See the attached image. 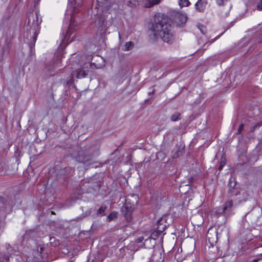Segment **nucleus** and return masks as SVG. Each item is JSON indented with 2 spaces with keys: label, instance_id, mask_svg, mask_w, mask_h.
<instances>
[{
  "label": "nucleus",
  "instance_id": "nucleus-35",
  "mask_svg": "<svg viewBox=\"0 0 262 262\" xmlns=\"http://www.w3.org/2000/svg\"><path fill=\"white\" fill-rule=\"evenodd\" d=\"M71 6H72V0H71Z\"/></svg>",
  "mask_w": 262,
  "mask_h": 262
},
{
  "label": "nucleus",
  "instance_id": "nucleus-27",
  "mask_svg": "<svg viewBox=\"0 0 262 262\" xmlns=\"http://www.w3.org/2000/svg\"><path fill=\"white\" fill-rule=\"evenodd\" d=\"M244 125L242 123L239 125L238 128V130H237L238 134H240L242 132V130L244 128Z\"/></svg>",
  "mask_w": 262,
  "mask_h": 262
},
{
  "label": "nucleus",
  "instance_id": "nucleus-7",
  "mask_svg": "<svg viewBox=\"0 0 262 262\" xmlns=\"http://www.w3.org/2000/svg\"><path fill=\"white\" fill-rule=\"evenodd\" d=\"M93 66H95V64L92 63L84 64L82 67V69H79L76 71V77L78 79L85 77L88 75V70L85 69H87L89 67L93 68Z\"/></svg>",
  "mask_w": 262,
  "mask_h": 262
},
{
  "label": "nucleus",
  "instance_id": "nucleus-33",
  "mask_svg": "<svg viewBox=\"0 0 262 262\" xmlns=\"http://www.w3.org/2000/svg\"><path fill=\"white\" fill-rule=\"evenodd\" d=\"M27 38L29 39L28 33H27Z\"/></svg>",
  "mask_w": 262,
  "mask_h": 262
},
{
  "label": "nucleus",
  "instance_id": "nucleus-18",
  "mask_svg": "<svg viewBox=\"0 0 262 262\" xmlns=\"http://www.w3.org/2000/svg\"><path fill=\"white\" fill-rule=\"evenodd\" d=\"M198 28L203 34H205L207 31V29L205 26H204L203 25L199 24L198 25Z\"/></svg>",
  "mask_w": 262,
  "mask_h": 262
},
{
  "label": "nucleus",
  "instance_id": "nucleus-32",
  "mask_svg": "<svg viewBox=\"0 0 262 262\" xmlns=\"http://www.w3.org/2000/svg\"><path fill=\"white\" fill-rule=\"evenodd\" d=\"M213 235H214L215 237H216L217 236V233H216V232H213Z\"/></svg>",
  "mask_w": 262,
  "mask_h": 262
},
{
  "label": "nucleus",
  "instance_id": "nucleus-16",
  "mask_svg": "<svg viewBox=\"0 0 262 262\" xmlns=\"http://www.w3.org/2000/svg\"><path fill=\"white\" fill-rule=\"evenodd\" d=\"M105 209L106 207L105 206H101L97 210V214L101 216L104 215Z\"/></svg>",
  "mask_w": 262,
  "mask_h": 262
},
{
  "label": "nucleus",
  "instance_id": "nucleus-17",
  "mask_svg": "<svg viewBox=\"0 0 262 262\" xmlns=\"http://www.w3.org/2000/svg\"><path fill=\"white\" fill-rule=\"evenodd\" d=\"M189 4V0H180L179 5L181 7L188 6Z\"/></svg>",
  "mask_w": 262,
  "mask_h": 262
},
{
  "label": "nucleus",
  "instance_id": "nucleus-6",
  "mask_svg": "<svg viewBox=\"0 0 262 262\" xmlns=\"http://www.w3.org/2000/svg\"><path fill=\"white\" fill-rule=\"evenodd\" d=\"M233 207V201L232 200L227 201L224 204L219 207L215 213L217 215H221L229 212Z\"/></svg>",
  "mask_w": 262,
  "mask_h": 262
},
{
  "label": "nucleus",
  "instance_id": "nucleus-10",
  "mask_svg": "<svg viewBox=\"0 0 262 262\" xmlns=\"http://www.w3.org/2000/svg\"><path fill=\"white\" fill-rule=\"evenodd\" d=\"M162 220H159L157 221V227L156 228V230L159 232V233H162L166 229V225L163 224L162 223Z\"/></svg>",
  "mask_w": 262,
  "mask_h": 262
},
{
  "label": "nucleus",
  "instance_id": "nucleus-5",
  "mask_svg": "<svg viewBox=\"0 0 262 262\" xmlns=\"http://www.w3.org/2000/svg\"><path fill=\"white\" fill-rule=\"evenodd\" d=\"M232 191L230 190V196H235L234 201L238 203L245 202L249 199L248 194L243 189H233Z\"/></svg>",
  "mask_w": 262,
  "mask_h": 262
},
{
  "label": "nucleus",
  "instance_id": "nucleus-19",
  "mask_svg": "<svg viewBox=\"0 0 262 262\" xmlns=\"http://www.w3.org/2000/svg\"><path fill=\"white\" fill-rule=\"evenodd\" d=\"M226 159L224 157L222 156L221 159L220 164L219 168V169L220 170H221L223 167L226 164Z\"/></svg>",
  "mask_w": 262,
  "mask_h": 262
},
{
  "label": "nucleus",
  "instance_id": "nucleus-28",
  "mask_svg": "<svg viewBox=\"0 0 262 262\" xmlns=\"http://www.w3.org/2000/svg\"><path fill=\"white\" fill-rule=\"evenodd\" d=\"M228 0H216V3L219 5H223L225 2H226Z\"/></svg>",
  "mask_w": 262,
  "mask_h": 262
},
{
  "label": "nucleus",
  "instance_id": "nucleus-21",
  "mask_svg": "<svg viewBox=\"0 0 262 262\" xmlns=\"http://www.w3.org/2000/svg\"><path fill=\"white\" fill-rule=\"evenodd\" d=\"M159 3V0H152V2L150 1L148 2V3L146 4V7H150L156 4H157Z\"/></svg>",
  "mask_w": 262,
  "mask_h": 262
},
{
  "label": "nucleus",
  "instance_id": "nucleus-3",
  "mask_svg": "<svg viewBox=\"0 0 262 262\" xmlns=\"http://www.w3.org/2000/svg\"><path fill=\"white\" fill-rule=\"evenodd\" d=\"M138 201L139 198L136 194H129L126 197L125 203L121 209V213L128 222L132 220V212Z\"/></svg>",
  "mask_w": 262,
  "mask_h": 262
},
{
  "label": "nucleus",
  "instance_id": "nucleus-4",
  "mask_svg": "<svg viewBox=\"0 0 262 262\" xmlns=\"http://www.w3.org/2000/svg\"><path fill=\"white\" fill-rule=\"evenodd\" d=\"M97 155L94 151L93 148L90 146L83 147L78 152L77 160L81 163L86 164V166H90L92 167H97V163L92 161L94 156Z\"/></svg>",
  "mask_w": 262,
  "mask_h": 262
},
{
  "label": "nucleus",
  "instance_id": "nucleus-29",
  "mask_svg": "<svg viewBox=\"0 0 262 262\" xmlns=\"http://www.w3.org/2000/svg\"><path fill=\"white\" fill-rule=\"evenodd\" d=\"M144 240V237L143 236H141V237H139L137 240H136V242L138 243H141Z\"/></svg>",
  "mask_w": 262,
  "mask_h": 262
},
{
  "label": "nucleus",
  "instance_id": "nucleus-20",
  "mask_svg": "<svg viewBox=\"0 0 262 262\" xmlns=\"http://www.w3.org/2000/svg\"><path fill=\"white\" fill-rule=\"evenodd\" d=\"M117 213L113 212L110 214L109 215L107 216V220L110 222L112 220L117 217Z\"/></svg>",
  "mask_w": 262,
  "mask_h": 262
},
{
  "label": "nucleus",
  "instance_id": "nucleus-14",
  "mask_svg": "<svg viewBox=\"0 0 262 262\" xmlns=\"http://www.w3.org/2000/svg\"><path fill=\"white\" fill-rule=\"evenodd\" d=\"M236 185V183L235 181H232L231 180H230L229 183V184H228V187H229V190H228V192H229V194H230V190H231V191H232V190L233 189H238L237 188H235V186Z\"/></svg>",
  "mask_w": 262,
  "mask_h": 262
},
{
  "label": "nucleus",
  "instance_id": "nucleus-34",
  "mask_svg": "<svg viewBox=\"0 0 262 262\" xmlns=\"http://www.w3.org/2000/svg\"><path fill=\"white\" fill-rule=\"evenodd\" d=\"M52 214H54V212L53 211H52Z\"/></svg>",
  "mask_w": 262,
  "mask_h": 262
},
{
  "label": "nucleus",
  "instance_id": "nucleus-13",
  "mask_svg": "<svg viewBox=\"0 0 262 262\" xmlns=\"http://www.w3.org/2000/svg\"><path fill=\"white\" fill-rule=\"evenodd\" d=\"M105 20V17L104 16L101 15L99 17L96 19L95 21L97 22L99 25L102 26L104 25Z\"/></svg>",
  "mask_w": 262,
  "mask_h": 262
},
{
  "label": "nucleus",
  "instance_id": "nucleus-9",
  "mask_svg": "<svg viewBox=\"0 0 262 262\" xmlns=\"http://www.w3.org/2000/svg\"><path fill=\"white\" fill-rule=\"evenodd\" d=\"M74 16L72 15L71 18L70 23L67 32L66 36H70V35L72 33L73 30L75 27L76 26L77 24L76 22L73 20Z\"/></svg>",
  "mask_w": 262,
  "mask_h": 262
},
{
  "label": "nucleus",
  "instance_id": "nucleus-15",
  "mask_svg": "<svg viewBox=\"0 0 262 262\" xmlns=\"http://www.w3.org/2000/svg\"><path fill=\"white\" fill-rule=\"evenodd\" d=\"M181 114L179 113H175L171 116V120L172 121H176L180 119Z\"/></svg>",
  "mask_w": 262,
  "mask_h": 262
},
{
  "label": "nucleus",
  "instance_id": "nucleus-24",
  "mask_svg": "<svg viewBox=\"0 0 262 262\" xmlns=\"http://www.w3.org/2000/svg\"><path fill=\"white\" fill-rule=\"evenodd\" d=\"M247 6H250L254 4L255 0H244Z\"/></svg>",
  "mask_w": 262,
  "mask_h": 262
},
{
  "label": "nucleus",
  "instance_id": "nucleus-30",
  "mask_svg": "<svg viewBox=\"0 0 262 262\" xmlns=\"http://www.w3.org/2000/svg\"><path fill=\"white\" fill-rule=\"evenodd\" d=\"M78 8H77L76 6H74L73 7V12L75 13H76L78 12Z\"/></svg>",
  "mask_w": 262,
  "mask_h": 262
},
{
  "label": "nucleus",
  "instance_id": "nucleus-1",
  "mask_svg": "<svg viewBox=\"0 0 262 262\" xmlns=\"http://www.w3.org/2000/svg\"><path fill=\"white\" fill-rule=\"evenodd\" d=\"M150 35H153L154 39L160 36L164 41L171 43L173 40L171 26L165 19L156 17L154 24L149 28Z\"/></svg>",
  "mask_w": 262,
  "mask_h": 262
},
{
  "label": "nucleus",
  "instance_id": "nucleus-11",
  "mask_svg": "<svg viewBox=\"0 0 262 262\" xmlns=\"http://www.w3.org/2000/svg\"><path fill=\"white\" fill-rule=\"evenodd\" d=\"M134 47V43L132 41H128L125 43L124 45L123 50L124 51H129L133 49Z\"/></svg>",
  "mask_w": 262,
  "mask_h": 262
},
{
  "label": "nucleus",
  "instance_id": "nucleus-31",
  "mask_svg": "<svg viewBox=\"0 0 262 262\" xmlns=\"http://www.w3.org/2000/svg\"><path fill=\"white\" fill-rule=\"evenodd\" d=\"M261 125V123H258L256 125L253 126V130L255 129L257 126H260Z\"/></svg>",
  "mask_w": 262,
  "mask_h": 262
},
{
  "label": "nucleus",
  "instance_id": "nucleus-12",
  "mask_svg": "<svg viewBox=\"0 0 262 262\" xmlns=\"http://www.w3.org/2000/svg\"><path fill=\"white\" fill-rule=\"evenodd\" d=\"M178 18L180 19L179 23L180 24H184L187 21V16L185 14H179Z\"/></svg>",
  "mask_w": 262,
  "mask_h": 262
},
{
  "label": "nucleus",
  "instance_id": "nucleus-36",
  "mask_svg": "<svg viewBox=\"0 0 262 262\" xmlns=\"http://www.w3.org/2000/svg\"><path fill=\"white\" fill-rule=\"evenodd\" d=\"M154 92H155V90H153V91H152V93H154Z\"/></svg>",
  "mask_w": 262,
  "mask_h": 262
},
{
  "label": "nucleus",
  "instance_id": "nucleus-25",
  "mask_svg": "<svg viewBox=\"0 0 262 262\" xmlns=\"http://www.w3.org/2000/svg\"><path fill=\"white\" fill-rule=\"evenodd\" d=\"M182 154V150H178L177 151H176L173 157L174 158H178L179 157L180 155H181Z\"/></svg>",
  "mask_w": 262,
  "mask_h": 262
},
{
  "label": "nucleus",
  "instance_id": "nucleus-8",
  "mask_svg": "<svg viewBox=\"0 0 262 262\" xmlns=\"http://www.w3.org/2000/svg\"><path fill=\"white\" fill-rule=\"evenodd\" d=\"M206 1L199 0L195 5V9L199 12H203L206 8Z\"/></svg>",
  "mask_w": 262,
  "mask_h": 262
},
{
  "label": "nucleus",
  "instance_id": "nucleus-26",
  "mask_svg": "<svg viewBox=\"0 0 262 262\" xmlns=\"http://www.w3.org/2000/svg\"><path fill=\"white\" fill-rule=\"evenodd\" d=\"M212 230L210 229L208 230L207 233V237L210 241V238H212V237H211V235L212 234Z\"/></svg>",
  "mask_w": 262,
  "mask_h": 262
},
{
  "label": "nucleus",
  "instance_id": "nucleus-2",
  "mask_svg": "<svg viewBox=\"0 0 262 262\" xmlns=\"http://www.w3.org/2000/svg\"><path fill=\"white\" fill-rule=\"evenodd\" d=\"M39 14L35 12L30 13L28 15V21L27 28L29 30L30 39L33 43L36 40L37 36L39 32V24L41 22V19L39 18Z\"/></svg>",
  "mask_w": 262,
  "mask_h": 262
},
{
  "label": "nucleus",
  "instance_id": "nucleus-22",
  "mask_svg": "<svg viewBox=\"0 0 262 262\" xmlns=\"http://www.w3.org/2000/svg\"><path fill=\"white\" fill-rule=\"evenodd\" d=\"M161 233H159V232H158L157 230L156 231H155L150 235V237L151 238H153L154 239H156V238L157 237H158L159 236V235Z\"/></svg>",
  "mask_w": 262,
  "mask_h": 262
},
{
  "label": "nucleus",
  "instance_id": "nucleus-23",
  "mask_svg": "<svg viewBox=\"0 0 262 262\" xmlns=\"http://www.w3.org/2000/svg\"><path fill=\"white\" fill-rule=\"evenodd\" d=\"M256 8L259 11H262V0H260L257 3Z\"/></svg>",
  "mask_w": 262,
  "mask_h": 262
}]
</instances>
